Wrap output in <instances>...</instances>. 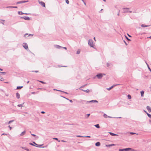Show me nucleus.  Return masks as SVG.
<instances>
[{"label": "nucleus", "mask_w": 151, "mask_h": 151, "mask_svg": "<svg viewBox=\"0 0 151 151\" xmlns=\"http://www.w3.org/2000/svg\"><path fill=\"white\" fill-rule=\"evenodd\" d=\"M88 44L91 47L94 48V45L93 44V41L91 39H89L88 41Z\"/></svg>", "instance_id": "f257e3e1"}, {"label": "nucleus", "mask_w": 151, "mask_h": 151, "mask_svg": "<svg viewBox=\"0 0 151 151\" xmlns=\"http://www.w3.org/2000/svg\"><path fill=\"white\" fill-rule=\"evenodd\" d=\"M102 77L103 74L101 73H99L93 77V78H96L97 77L98 79H101Z\"/></svg>", "instance_id": "f03ea898"}, {"label": "nucleus", "mask_w": 151, "mask_h": 151, "mask_svg": "<svg viewBox=\"0 0 151 151\" xmlns=\"http://www.w3.org/2000/svg\"><path fill=\"white\" fill-rule=\"evenodd\" d=\"M129 9V8H124L123 9V11L124 12H129V13H132V11H128V9Z\"/></svg>", "instance_id": "7ed1b4c3"}, {"label": "nucleus", "mask_w": 151, "mask_h": 151, "mask_svg": "<svg viewBox=\"0 0 151 151\" xmlns=\"http://www.w3.org/2000/svg\"><path fill=\"white\" fill-rule=\"evenodd\" d=\"M23 46L24 49L27 50L28 49L27 44L26 43H24L23 44Z\"/></svg>", "instance_id": "20e7f679"}, {"label": "nucleus", "mask_w": 151, "mask_h": 151, "mask_svg": "<svg viewBox=\"0 0 151 151\" xmlns=\"http://www.w3.org/2000/svg\"><path fill=\"white\" fill-rule=\"evenodd\" d=\"M20 18L21 19H25L26 20H30V18L29 17H28V16H24L23 17H20Z\"/></svg>", "instance_id": "39448f33"}, {"label": "nucleus", "mask_w": 151, "mask_h": 151, "mask_svg": "<svg viewBox=\"0 0 151 151\" xmlns=\"http://www.w3.org/2000/svg\"><path fill=\"white\" fill-rule=\"evenodd\" d=\"M98 101L96 100H92L90 101H86V103L87 104L88 103H98Z\"/></svg>", "instance_id": "423d86ee"}, {"label": "nucleus", "mask_w": 151, "mask_h": 151, "mask_svg": "<svg viewBox=\"0 0 151 151\" xmlns=\"http://www.w3.org/2000/svg\"><path fill=\"white\" fill-rule=\"evenodd\" d=\"M124 151H129V150H131L130 151H135L134 149H132L131 148H128L125 149H124Z\"/></svg>", "instance_id": "0eeeda50"}, {"label": "nucleus", "mask_w": 151, "mask_h": 151, "mask_svg": "<svg viewBox=\"0 0 151 151\" xmlns=\"http://www.w3.org/2000/svg\"><path fill=\"white\" fill-rule=\"evenodd\" d=\"M39 3L41 4V5L44 7H45V4L44 2L42 1H38Z\"/></svg>", "instance_id": "6e6552de"}, {"label": "nucleus", "mask_w": 151, "mask_h": 151, "mask_svg": "<svg viewBox=\"0 0 151 151\" xmlns=\"http://www.w3.org/2000/svg\"><path fill=\"white\" fill-rule=\"evenodd\" d=\"M33 34H28V33H26L25 35H24V37H27L28 36H30V35L32 36H33Z\"/></svg>", "instance_id": "1a4fd4ad"}, {"label": "nucleus", "mask_w": 151, "mask_h": 151, "mask_svg": "<svg viewBox=\"0 0 151 151\" xmlns=\"http://www.w3.org/2000/svg\"><path fill=\"white\" fill-rule=\"evenodd\" d=\"M55 47L58 49H60L63 48L62 47L58 45H55Z\"/></svg>", "instance_id": "9d476101"}, {"label": "nucleus", "mask_w": 151, "mask_h": 151, "mask_svg": "<svg viewBox=\"0 0 151 151\" xmlns=\"http://www.w3.org/2000/svg\"><path fill=\"white\" fill-rule=\"evenodd\" d=\"M103 116L105 118H107V117H108V118H112V117L110 116H107L105 114H104L103 115Z\"/></svg>", "instance_id": "9b49d317"}, {"label": "nucleus", "mask_w": 151, "mask_h": 151, "mask_svg": "<svg viewBox=\"0 0 151 151\" xmlns=\"http://www.w3.org/2000/svg\"><path fill=\"white\" fill-rule=\"evenodd\" d=\"M16 96L17 99H19L20 98V94L18 93H16Z\"/></svg>", "instance_id": "f8f14e48"}, {"label": "nucleus", "mask_w": 151, "mask_h": 151, "mask_svg": "<svg viewBox=\"0 0 151 151\" xmlns=\"http://www.w3.org/2000/svg\"><path fill=\"white\" fill-rule=\"evenodd\" d=\"M100 143L99 142H97L95 144V145L96 146H99L100 145Z\"/></svg>", "instance_id": "ddd939ff"}, {"label": "nucleus", "mask_w": 151, "mask_h": 151, "mask_svg": "<svg viewBox=\"0 0 151 151\" xmlns=\"http://www.w3.org/2000/svg\"><path fill=\"white\" fill-rule=\"evenodd\" d=\"M26 133V131H24L23 132H22L20 134V136H22L24 135Z\"/></svg>", "instance_id": "4468645a"}, {"label": "nucleus", "mask_w": 151, "mask_h": 151, "mask_svg": "<svg viewBox=\"0 0 151 151\" xmlns=\"http://www.w3.org/2000/svg\"><path fill=\"white\" fill-rule=\"evenodd\" d=\"M29 144L30 145H32V146H35L37 147H42V148H44L45 147V146H43V147H37V146H35L32 143H29Z\"/></svg>", "instance_id": "2eb2a0df"}, {"label": "nucleus", "mask_w": 151, "mask_h": 151, "mask_svg": "<svg viewBox=\"0 0 151 151\" xmlns=\"http://www.w3.org/2000/svg\"><path fill=\"white\" fill-rule=\"evenodd\" d=\"M112 86L111 87H110V88H107L106 89L107 90H108L109 91L112 88H113L114 86Z\"/></svg>", "instance_id": "dca6fc26"}, {"label": "nucleus", "mask_w": 151, "mask_h": 151, "mask_svg": "<svg viewBox=\"0 0 151 151\" xmlns=\"http://www.w3.org/2000/svg\"><path fill=\"white\" fill-rule=\"evenodd\" d=\"M81 90L86 93H88L89 92V89H87L86 90H83V89H81Z\"/></svg>", "instance_id": "f3484780"}, {"label": "nucleus", "mask_w": 151, "mask_h": 151, "mask_svg": "<svg viewBox=\"0 0 151 151\" xmlns=\"http://www.w3.org/2000/svg\"><path fill=\"white\" fill-rule=\"evenodd\" d=\"M109 133L111 136L118 135L113 133L112 132H109Z\"/></svg>", "instance_id": "a211bd4d"}, {"label": "nucleus", "mask_w": 151, "mask_h": 151, "mask_svg": "<svg viewBox=\"0 0 151 151\" xmlns=\"http://www.w3.org/2000/svg\"><path fill=\"white\" fill-rule=\"evenodd\" d=\"M37 81V82H41L43 84H47L45 82H43L42 81Z\"/></svg>", "instance_id": "6ab92c4d"}, {"label": "nucleus", "mask_w": 151, "mask_h": 151, "mask_svg": "<svg viewBox=\"0 0 151 151\" xmlns=\"http://www.w3.org/2000/svg\"><path fill=\"white\" fill-rule=\"evenodd\" d=\"M149 26V25H146L145 24H142L141 25V27H148Z\"/></svg>", "instance_id": "aec40b11"}, {"label": "nucleus", "mask_w": 151, "mask_h": 151, "mask_svg": "<svg viewBox=\"0 0 151 151\" xmlns=\"http://www.w3.org/2000/svg\"><path fill=\"white\" fill-rule=\"evenodd\" d=\"M81 52V50L80 49H78V50L77 51L76 54H79Z\"/></svg>", "instance_id": "412c9836"}, {"label": "nucleus", "mask_w": 151, "mask_h": 151, "mask_svg": "<svg viewBox=\"0 0 151 151\" xmlns=\"http://www.w3.org/2000/svg\"><path fill=\"white\" fill-rule=\"evenodd\" d=\"M22 3H23V1H18L17 2V3H16V4H22Z\"/></svg>", "instance_id": "4be33fe9"}, {"label": "nucleus", "mask_w": 151, "mask_h": 151, "mask_svg": "<svg viewBox=\"0 0 151 151\" xmlns=\"http://www.w3.org/2000/svg\"><path fill=\"white\" fill-rule=\"evenodd\" d=\"M54 90H56V91H60V92H63V93H65L66 94H68V93L67 92H65L64 91H62L61 90H57V89H54Z\"/></svg>", "instance_id": "5701e85b"}, {"label": "nucleus", "mask_w": 151, "mask_h": 151, "mask_svg": "<svg viewBox=\"0 0 151 151\" xmlns=\"http://www.w3.org/2000/svg\"><path fill=\"white\" fill-rule=\"evenodd\" d=\"M151 108L149 106H147V109L148 110V111H149L151 109Z\"/></svg>", "instance_id": "b1692460"}, {"label": "nucleus", "mask_w": 151, "mask_h": 151, "mask_svg": "<svg viewBox=\"0 0 151 151\" xmlns=\"http://www.w3.org/2000/svg\"><path fill=\"white\" fill-rule=\"evenodd\" d=\"M6 8H17V6H7L6 7Z\"/></svg>", "instance_id": "393cba45"}, {"label": "nucleus", "mask_w": 151, "mask_h": 151, "mask_svg": "<svg viewBox=\"0 0 151 151\" xmlns=\"http://www.w3.org/2000/svg\"><path fill=\"white\" fill-rule=\"evenodd\" d=\"M95 126L97 128H100V126L99 124H96L95 125Z\"/></svg>", "instance_id": "a878e982"}, {"label": "nucleus", "mask_w": 151, "mask_h": 151, "mask_svg": "<svg viewBox=\"0 0 151 151\" xmlns=\"http://www.w3.org/2000/svg\"><path fill=\"white\" fill-rule=\"evenodd\" d=\"M144 94V91H142L141 92V95L142 97L143 96Z\"/></svg>", "instance_id": "bb28decb"}, {"label": "nucleus", "mask_w": 151, "mask_h": 151, "mask_svg": "<svg viewBox=\"0 0 151 151\" xmlns=\"http://www.w3.org/2000/svg\"><path fill=\"white\" fill-rule=\"evenodd\" d=\"M23 87V86H17V89H20Z\"/></svg>", "instance_id": "cd10ccee"}, {"label": "nucleus", "mask_w": 151, "mask_h": 151, "mask_svg": "<svg viewBox=\"0 0 151 151\" xmlns=\"http://www.w3.org/2000/svg\"><path fill=\"white\" fill-rule=\"evenodd\" d=\"M62 97H63V98H65V99H66L67 100H69V101H70V102H71V103L73 102V101H72V100H69V99H68V98H65V97H63V96H62Z\"/></svg>", "instance_id": "c85d7f7f"}, {"label": "nucleus", "mask_w": 151, "mask_h": 151, "mask_svg": "<svg viewBox=\"0 0 151 151\" xmlns=\"http://www.w3.org/2000/svg\"><path fill=\"white\" fill-rule=\"evenodd\" d=\"M24 13H23L22 12H19V11L18 12V14H24Z\"/></svg>", "instance_id": "c756f323"}, {"label": "nucleus", "mask_w": 151, "mask_h": 151, "mask_svg": "<svg viewBox=\"0 0 151 151\" xmlns=\"http://www.w3.org/2000/svg\"><path fill=\"white\" fill-rule=\"evenodd\" d=\"M76 137H84V136H81L79 135H76Z\"/></svg>", "instance_id": "7c9ffc66"}, {"label": "nucleus", "mask_w": 151, "mask_h": 151, "mask_svg": "<svg viewBox=\"0 0 151 151\" xmlns=\"http://www.w3.org/2000/svg\"><path fill=\"white\" fill-rule=\"evenodd\" d=\"M147 116H148L150 118H151V115L148 114V113H147Z\"/></svg>", "instance_id": "2f4dec72"}, {"label": "nucleus", "mask_w": 151, "mask_h": 151, "mask_svg": "<svg viewBox=\"0 0 151 151\" xmlns=\"http://www.w3.org/2000/svg\"><path fill=\"white\" fill-rule=\"evenodd\" d=\"M127 97L129 99H130L131 98V96L129 94L128 95Z\"/></svg>", "instance_id": "473e14b6"}, {"label": "nucleus", "mask_w": 151, "mask_h": 151, "mask_svg": "<svg viewBox=\"0 0 151 151\" xmlns=\"http://www.w3.org/2000/svg\"><path fill=\"white\" fill-rule=\"evenodd\" d=\"M53 139H55V140H58V142H60V140H58V139L57 138H53Z\"/></svg>", "instance_id": "72a5a7b5"}, {"label": "nucleus", "mask_w": 151, "mask_h": 151, "mask_svg": "<svg viewBox=\"0 0 151 151\" xmlns=\"http://www.w3.org/2000/svg\"><path fill=\"white\" fill-rule=\"evenodd\" d=\"M14 121V120H11L8 123L9 124H10L11 122H12Z\"/></svg>", "instance_id": "f704fd0d"}, {"label": "nucleus", "mask_w": 151, "mask_h": 151, "mask_svg": "<svg viewBox=\"0 0 151 151\" xmlns=\"http://www.w3.org/2000/svg\"><path fill=\"white\" fill-rule=\"evenodd\" d=\"M1 73L2 75H5L6 74V72H1Z\"/></svg>", "instance_id": "c9c22d12"}, {"label": "nucleus", "mask_w": 151, "mask_h": 151, "mask_svg": "<svg viewBox=\"0 0 151 151\" xmlns=\"http://www.w3.org/2000/svg\"><path fill=\"white\" fill-rule=\"evenodd\" d=\"M125 37L128 40V41H131V40L130 39H129V38H128V37H127V36H125Z\"/></svg>", "instance_id": "e433bc0d"}, {"label": "nucleus", "mask_w": 151, "mask_h": 151, "mask_svg": "<svg viewBox=\"0 0 151 151\" xmlns=\"http://www.w3.org/2000/svg\"><path fill=\"white\" fill-rule=\"evenodd\" d=\"M147 66H148V68L149 70L150 71H151V69L150 68V67H149V65L147 64Z\"/></svg>", "instance_id": "4c0bfd02"}, {"label": "nucleus", "mask_w": 151, "mask_h": 151, "mask_svg": "<svg viewBox=\"0 0 151 151\" xmlns=\"http://www.w3.org/2000/svg\"><path fill=\"white\" fill-rule=\"evenodd\" d=\"M129 133L131 134H132V135H133V134H136V133H134V132H130Z\"/></svg>", "instance_id": "58836bf2"}, {"label": "nucleus", "mask_w": 151, "mask_h": 151, "mask_svg": "<svg viewBox=\"0 0 151 151\" xmlns=\"http://www.w3.org/2000/svg\"><path fill=\"white\" fill-rule=\"evenodd\" d=\"M65 2L68 4L69 3V1L68 0H65Z\"/></svg>", "instance_id": "ea45409f"}, {"label": "nucleus", "mask_w": 151, "mask_h": 151, "mask_svg": "<svg viewBox=\"0 0 151 151\" xmlns=\"http://www.w3.org/2000/svg\"><path fill=\"white\" fill-rule=\"evenodd\" d=\"M90 115V114H86L87 116L86 117V118H88L89 117V116Z\"/></svg>", "instance_id": "a19ab883"}, {"label": "nucleus", "mask_w": 151, "mask_h": 151, "mask_svg": "<svg viewBox=\"0 0 151 151\" xmlns=\"http://www.w3.org/2000/svg\"><path fill=\"white\" fill-rule=\"evenodd\" d=\"M22 149H24V150H27V148L25 147H22Z\"/></svg>", "instance_id": "79ce46f5"}, {"label": "nucleus", "mask_w": 151, "mask_h": 151, "mask_svg": "<svg viewBox=\"0 0 151 151\" xmlns=\"http://www.w3.org/2000/svg\"><path fill=\"white\" fill-rule=\"evenodd\" d=\"M23 105V104H18L17 105V106L18 107H20V106H22Z\"/></svg>", "instance_id": "37998d69"}, {"label": "nucleus", "mask_w": 151, "mask_h": 151, "mask_svg": "<svg viewBox=\"0 0 151 151\" xmlns=\"http://www.w3.org/2000/svg\"><path fill=\"white\" fill-rule=\"evenodd\" d=\"M23 1V3H26V2H28L29 1L28 0H27V1Z\"/></svg>", "instance_id": "c03bdc74"}, {"label": "nucleus", "mask_w": 151, "mask_h": 151, "mask_svg": "<svg viewBox=\"0 0 151 151\" xmlns=\"http://www.w3.org/2000/svg\"><path fill=\"white\" fill-rule=\"evenodd\" d=\"M119 151H124V149H119Z\"/></svg>", "instance_id": "a18cd8bd"}, {"label": "nucleus", "mask_w": 151, "mask_h": 151, "mask_svg": "<svg viewBox=\"0 0 151 151\" xmlns=\"http://www.w3.org/2000/svg\"><path fill=\"white\" fill-rule=\"evenodd\" d=\"M107 67H108L109 66V63H107L106 64Z\"/></svg>", "instance_id": "49530a36"}, {"label": "nucleus", "mask_w": 151, "mask_h": 151, "mask_svg": "<svg viewBox=\"0 0 151 151\" xmlns=\"http://www.w3.org/2000/svg\"><path fill=\"white\" fill-rule=\"evenodd\" d=\"M114 144H112L111 145H109V146H114Z\"/></svg>", "instance_id": "de8ad7c7"}, {"label": "nucleus", "mask_w": 151, "mask_h": 151, "mask_svg": "<svg viewBox=\"0 0 151 151\" xmlns=\"http://www.w3.org/2000/svg\"><path fill=\"white\" fill-rule=\"evenodd\" d=\"M4 80V79L3 78H0V80L1 81H2Z\"/></svg>", "instance_id": "09e8293b"}, {"label": "nucleus", "mask_w": 151, "mask_h": 151, "mask_svg": "<svg viewBox=\"0 0 151 151\" xmlns=\"http://www.w3.org/2000/svg\"><path fill=\"white\" fill-rule=\"evenodd\" d=\"M124 42L125 43L126 45H128L127 43L124 40Z\"/></svg>", "instance_id": "8fccbe9b"}, {"label": "nucleus", "mask_w": 151, "mask_h": 151, "mask_svg": "<svg viewBox=\"0 0 151 151\" xmlns=\"http://www.w3.org/2000/svg\"><path fill=\"white\" fill-rule=\"evenodd\" d=\"M88 137V138H90L91 137L90 136H87L84 137Z\"/></svg>", "instance_id": "3c124183"}, {"label": "nucleus", "mask_w": 151, "mask_h": 151, "mask_svg": "<svg viewBox=\"0 0 151 151\" xmlns=\"http://www.w3.org/2000/svg\"><path fill=\"white\" fill-rule=\"evenodd\" d=\"M7 134L5 133H3L1 135H7Z\"/></svg>", "instance_id": "603ef678"}, {"label": "nucleus", "mask_w": 151, "mask_h": 151, "mask_svg": "<svg viewBox=\"0 0 151 151\" xmlns=\"http://www.w3.org/2000/svg\"><path fill=\"white\" fill-rule=\"evenodd\" d=\"M33 143L34 144H35V145H38L36 143H35V142H33Z\"/></svg>", "instance_id": "864d4df0"}, {"label": "nucleus", "mask_w": 151, "mask_h": 151, "mask_svg": "<svg viewBox=\"0 0 151 151\" xmlns=\"http://www.w3.org/2000/svg\"><path fill=\"white\" fill-rule=\"evenodd\" d=\"M32 71V72H35V73H38V71H37V70H36V71Z\"/></svg>", "instance_id": "5fc2aeb1"}, {"label": "nucleus", "mask_w": 151, "mask_h": 151, "mask_svg": "<svg viewBox=\"0 0 151 151\" xmlns=\"http://www.w3.org/2000/svg\"><path fill=\"white\" fill-rule=\"evenodd\" d=\"M9 128L10 129V130H11L12 129V127H10L9 125Z\"/></svg>", "instance_id": "6e6d98bb"}, {"label": "nucleus", "mask_w": 151, "mask_h": 151, "mask_svg": "<svg viewBox=\"0 0 151 151\" xmlns=\"http://www.w3.org/2000/svg\"><path fill=\"white\" fill-rule=\"evenodd\" d=\"M41 113L42 114H45V112L44 111H41Z\"/></svg>", "instance_id": "4d7b16f0"}, {"label": "nucleus", "mask_w": 151, "mask_h": 151, "mask_svg": "<svg viewBox=\"0 0 151 151\" xmlns=\"http://www.w3.org/2000/svg\"><path fill=\"white\" fill-rule=\"evenodd\" d=\"M31 135L34 136V137H35L36 136V135L35 134H31Z\"/></svg>", "instance_id": "13d9d810"}, {"label": "nucleus", "mask_w": 151, "mask_h": 151, "mask_svg": "<svg viewBox=\"0 0 151 151\" xmlns=\"http://www.w3.org/2000/svg\"><path fill=\"white\" fill-rule=\"evenodd\" d=\"M4 20H3V22H1V23H2L3 24H4Z\"/></svg>", "instance_id": "bf43d9fd"}, {"label": "nucleus", "mask_w": 151, "mask_h": 151, "mask_svg": "<svg viewBox=\"0 0 151 151\" xmlns=\"http://www.w3.org/2000/svg\"><path fill=\"white\" fill-rule=\"evenodd\" d=\"M63 48L65 50H66L67 49V48L66 47H63V48Z\"/></svg>", "instance_id": "052dcab7"}, {"label": "nucleus", "mask_w": 151, "mask_h": 151, "mask_svg": "<svg viewBox=\"0 0 151 151\" xmlns=\"http://www.w3.org/2000/svg\"><path fill=\"white\" fill-rule=\"evenodd\" d=\"M61 141L62 142H66V141H65L63 140H61Z\"/></svg>", "instance_id": "680f3d73"}, {"label": "nucleus", "mask_w": 151, "mask_h": 151, "mask_svg": "<svg viewBox=\"0 0 151 151\" xmlns=\"http://www.w3.org/2000/svg\"><path fill=\"white\" fill-rule=\"evenodd\" d=\"M84 4L85 5H86V3L84 2H84H83Z\"/></svg>", "instance_id": "e2e57ef3"}, {"label": "nucleus", "mask_w": 151, "mask_h": 151, "mask_svg": "<svg viewBox=\"0 0 151 151\" xmlns=\"http://www.w3.org/2000/svg\"><path fill=\"white\" fill-rule=\"evenodd\" d=\"M0 70L1 71H3V69L0 68Z\"/></svg>", "instance_id": "0e129e2a"}, {"label": "nucleus", "mask_w": 151, "mask_h": 151, "mask_svg": "<svg viewBox=\"0 0 151 151\" xmlns=\"http://www.w3.org/2000/svg\"><path fill=\"white\" fill-rule=\"evenodd\" d=\"M127 35H128V36L129 37H131V36L129 35L128 34H127Z\"/></svg>", "instance_id": "69168bd1"}, {"label": "nucleus", "mask_w": 151, "mask_h": 151, "mask_svg": "<svg viewBox=\"0 0 151 151\" xmlns=\"http://www.w3.org/2000/svg\"><path fill=\"white\" fill-rule=\"evenodd\" d=\"M93 39H94V40H95V41H96V39H95V37H94V38H93Z\"/></svg>", "instance_id": "338daca9"}, {"label": "nucleus", "mask_w": 151, "mask_h": 151, "mask_svg": "<svg viewBox=\"0 0 151 151\" xmlns=\"http://www.w3.org/2000/svg\"><path fill=\"white\" fill-rule=\"evenodd\" d=\"M148 38L151 39V36H150V37H148Z\"/></svg>", "instance_id": "774afa93"}]
</instances>
